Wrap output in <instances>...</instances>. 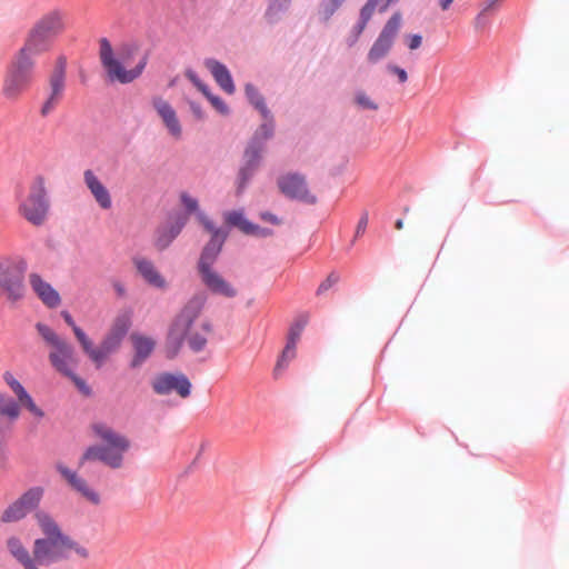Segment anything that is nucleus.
Returning a JSON list of instances; mask_svg holds the SVG:
<instances>
[{
	"mask_svg": "<svg viewBox=\"0 0 569 569\" xmlns=\"http://www.w3.org/2000/svg\"><path fill=\"white\" fill-rule=\"evenodd\" d=\"M36 519L46 538L34 541L33 559L23 566L24 569H42L43 566L70 559L72 555L81 560L90 557L88 548L63 535L48 513L39 511Z\"/></svg>",
	"mask_w": 569,
	"mask_h": 569,
	"instance_id": "1",
	"label": "nucleus"
},
{
	"mask_svg": "<svg viewBox=\"0 0 569 569\" xmlns=\"http://www.w3.org/2000/svg\"><path fill=\"white\" fill-rule=\"evenodd\" d=\"M206 301L204 293H197L187 301L176 316L167 337V349L170 357H174L179 352L183 341H187L194 352H199L206 347L208 336L212 332L210 321L203 320L198 328L194 327Z\"/></svg>",
	"mask_w": 569,
	"mask_h": 569,
	"instance_id": "2",
	"label": "nucleus"
},
{
	"mask_svg": "<svg viewBox=\"0 0 569 569\" xmlns=\"http://www.w3.org/2000/svg\"><path fill=\"white\" fill-rule=\"evenodd\" d=\"M138 51L139 47L134 42H123L114 50L107 38H101L99 40V59L108 79L120 83H130L136 80L147 64V57L143 56L131 68V60Z\"/></svg>",
	"mask_w": 569,
	"mask_h": 569,
	"instance_id": "3",
	"label": "nucleus"
},
{
	"mask_svg": "<svg viewBox=\"0 0 569 569\" xmlns=\"http://www.w3.org/2000/svg\"><path fill=\"white\" fill-rule=\"evenodd\" d=\"M91 430L97 439L104 445H93L87 448L80 459V466L86 461H100L111 469L123 467L124 453L131 447L130 440L103 422H94Z\"/></svg>",
	"mask_w": 569,
	"mask_h": 569,
	"instance_id": "4",
	"label": "nucleus"
},
{
	"mask_svg": "<svg viewBox=\"0 0 569 569\" xmlns=\"http://www.w3.org/2000/svg\"><path fill=\"white\" fill-rule=\"evenodd\" d=\"M66 30V13L51 10L43 14L28 31L23 46L19 49L31 57L50 50L53 40Z\"/></svg>",
	"mask_w": 569,
	"mask_h": 569,
	"instance_id": "5",
	"label": "nucleus"
},
{
	"mask_svg": "<svg viewBox=\"0 0 569 569\" xmlns=\"http://www.w3.org/2000/svg\"><path fill=\"white\" fill-rule=\"evenodd\" d=\"M34 58L24 51L18 52L7 67L1 93L9 101H18L30 88L34 77Z\"/></svg>",
	"mask_w": 569,
	"mask_h": 569,
	"instance_id": "6",
	"label": "nucleus"
},
{
	"mask_svg": "<svg viewBox=\"0 0 569 569\" xmlns=\"http://www.w3.org/2000/svg\"><path fill=\"white\" fill-rule=\"evenodd\" d=\"M28 262L24 258L6 257L0 259V297L16 306L26 298L24 283Z\"/></svg>",
	"mask_w": 569,
	"mask_h": 569,
	"instance_id": "7",
	"label": "nucleus"
},
{
	"mask_svg": "<svg viewBox=\"0 0 569 569\" xmlns=\"http://www.w3.org/2000/svg\"><path fill=\"white\" fill-rule=\"evenodd\" d=\"M36 330L50 348L48 358L51 366L61 375H71V370L78 365L73 347L46 323H36Z\"/></svg>",
	"mask_w": 569,
	"mask_h": 569,
	"instance_id": "8",
	"label": "nucleus"
},
{
	"mask_svg": "<svg viewBox=\"0 0 569 569\" xmlns=\"http://www.w3.org/2000/svg\"><path fill=\"white\" fill-rule=\"evenodd\" d=\"M50 202L47 197L44 178L39 176L32 181L29 193L19 204L18 211L32 226H42L48 217Z\"/></svg>",
	"mask_w": 569,
	"mask_h": 569,
	"instance_id": "9",
	"label": "nucleus"
},
{
	"mask_svg": "<svg viewBox=\"0 0 569 569\" xmlns=\"http://www.w3.org/2000/svg\"><path fill=\"white\" fill-rule=\"evenodd\" d=\"M401 22L402 17L399 12L393 13L389 18L368 51L367 60L369 63L375 64L388 56L400 30Z\"/></svg>",
	"mask_w": 569,
	"mask_h": 569,
	"instance_id": "10",
	"label": "nucleus"
},
{
	"mask_svg": "<svg viewBox=\"0 0 569 569\" xmlns=\"http://www.w3.org/2000/svg\"><path fill=\"white\" fill-rule=\"evenodd\" d=\"M66 58H58L49 79V96L47 100L43 102L40 110L42 117H47L48 114H50L63 98V92L66 88Z\"/></svg>",
	"mask_w": 569,
	"mask_h": 569,
	"instance_id": "11",
	"label": "nucleus"
},
{
	"mask_svg": "<svg viewBox=\"0 0 569 569\" xmlns=\"http://www.w3.org/2000/svg\"><path fill=\"white\" fill-rule=\"evenodd\" d=\"M152 389L157 395H169L176 392L186 399L191 395L192 385L186 375L163 372L152 381Z\"/></svg>",
	"mask_w": 569,
	"mask_h": 569,
	"instance_id": "12",
	"label": "nucleus"
},
{
	"mask_svg": "<svg viewBox=\"0 0 569 569\" xmlns=\"http://www.w3.org/2000/svg\"><path fill=\"white\" fill-rule=\"evenodd\" d=\"M278 187L288 198L309 204L317 202V197L309 191L303 176L291 173L280 177L278 179Z\"/></svg>",
	"mask_w": 569,
	"mask_h": 569,
	"instance_id": "13",
	"label": "nucleus"
},
{
	"mask_svg": "<svg viewBox=\"0 0 569 569\" xmlns=\"http://www.w3.org/2000/svg\"><path fill=\"white\" fill-rule=\"evenodd\" d=\"M28 280L33 293L47 308L54 309L61 305L59 292L40 273H29Z\"/></svg>",
	"mask_w": 569,
	"mask_h": 569,
	"instance_id": "14",
	"label": "nucleus"
},
{
	"mask_svg": "<svg viewBox=\"0 0 569 569\" xmlns=\"http://www.w3.org/2000/svg\"><path fill=\"white\" fill-rule=\"evenodd\" d=\"M151 103L170 136L176 140L180 139L182 136V127L173 107L161 97L152 98Z\"/></svg>",
	"mask_w": 569,
	"mask_h": 569,
	"instance_id": "15",
	"label": "nucleus"
},
{
	"mask_svg": "<svg viewBox=\"0 0 569 569\" xmlns=\"http://www.w3.org/2000/svg\"><path fill=\"white\" fill-rule=\"evenodd\" d=\"M202 283L214 295H219L226 298H233L237 296L236 288L224 280L218 272L212 268L200 269Z\"/></svg>",
	"mask_w": 569,
	"mask_h": 569,
	"instance_id": "16",
	"label": "nucleus"
},
{
	"mask_svg": "<svg viewBox=\"0 0 569 569\" xmlns=\"http://www.w3.org/2000/svg\"><path fill=\"white\" fill-rule=\"evenodd\" d=\"M83 181L101 209L108 210L112 207V199L109 190L92 170L87 169L83 172Z\"/></svg>",
	"mask_w": 569,
	"mask_h": 569,
	"instance_id": "17",
	"label": "nucleus"
},
{
	"mask_svg": "<svg viewBox=\"0 0 569 569\" xmlns=\"http://www.w3.org/2000/svg\"><path fill=\"white\" fill-rule=\"evenodd\" d=\"M224 220L229 226L237 227L241 232L248 236L264 238L272 234L270 229L261 228L247 220L242 211H228L224 213Z\"/></svg>",
	"mask_w": 569,
	"mask_h": 569,
	"instance_id": "18",
	"label": "nucleus"
},
{
	"mask_svg": "<svg viewBox=\"0 0 569 569\" xmlns=\"http://www.w3.org/2000/svg\"><path fill=\"white\" fill-rule=\"evenodd\" d=\"M58 471L63 476V478L68 481V483L79 492L86 500L93 505H98L100 502L99 495L89 487L86 479L79 477L76 472L71 471L69 468L59 465Z\"/></svg>",
	"mask_w": 569,
	"mask_h": 569,
	"instance_id": "19",
	"label": "nucleus"
},
{
	"mask_svg": "<svg viewBox=\"0 0 569 569\" xmlns=\"http://www.w3.org/2000/svg\"><path fill=\"white\" fill-rule=\"evenodd\" d=\"M130 340L134 349L131 367L138 368L150 357L156 347V341L140 333H132Z\"/></svg>",
	"mask_w": 569,
	"mask_h": 569,
	"instance_id": "20",
	"label": "nucleus"
},
{
	"mask_svg": "<svg viewBox=\"0 0 569 569\" xmlns=\"http://www.w3.org/2000/svg\"><path fill=\"white\" fill-rule=\"evenodd\" d=\"M227 238V233L222 230H214L211 236L210 241L204 247L200 260H199V270L211 268L212 263L217 259L219 252L221 251L222 244Z\"/></svg>",
	"mask_w": 569,
	"mask_h": 569,
	"instance_id": "21",
	"label": "nucleus"
},
{
	"mask_svg": "<svg viewBox=\"0 0 569 569\" xmlns=\"http://www.w3.org/2000/svg\"><path fill=\"white\" fill-rule=\"evenodd\" d=\"M3 379L16 393L19 402L24 406L33 416L38 418H42L44 416L43 411L34 403L23 386L10 372H6L3 375Z\"/></svg>",
	"mask_w": 569,
	"mask_h": 569,
	"instance_id": "22",
	"label": "nucleus"
},
{
	"mask_svg": "<svg viewBox=\"0 0 569 569\" xmlns=\"http://www.w3.org/2000/svg\"><path fill=\"white\" fill-rule=\"evenodd\" d=\"M133 263L139 274L148 284L159 289L166 288V280L154 267L152 261L146 258H134Z\"/></svg>",
	"mask_w": 569,
	"mask_h": 569,
	"instance_id": "23",
	"label": "nucleus"
},
{
	"mask_svg": "<svg viewBox=\"0 0 569 569\" xmlns=\"http://www.w3.org/2000/svg\"><path fill=\"white\" fill-rule=\"evenodd\" d=\"M204 64L220 88L227 93L232 94L236 88L227 67L214 59L206 60Z\"/></svg>",
	"mask_w": 569,
	"mask_h": 569,
	"instance_id": "24",
	"label": "nucleus"
},
{
	"mask_svg": "<svg viewBox=\"0 0 569 569\" xmlns=\"http://www.w3.org/2000/svg\"><path fill=\"white\" fill-rule=\"evenodd\" d=\"M261 151H262V147L256 146L254 143L250 144L247 148V150L244 152L246 166L243 168H241V170L239 172V179H240L239 189L240 190L244 188L246 183L249 181L253 171L258 167L259 160L261 158Z\"/></svg>",
	"mask_w": 569,
	"mask_h": 569,
	"instance_id": "25",
	"label": "nucleus"
},
{
	"mask_svg": "<svg viewBox=\"0 0 569 569\" xmlns=\"http://www.w3.org/2000/svg\"><path fill=\"white\" fill-rule=\"evenodd\" d=\"M74 337L78 340L82 351L96 365L97 368H100L102 366V353L99 351V347L93 345V341L81 328H76Z\"/></svg>",
	"mask_w": 569,
	"mask_h": 569,
	"instance_id": "26",
	"label": "nucleus"
},
{
	"mask_svg": "<svg viewBox=\"0 0 569 569\" xmlns=\"http://www.w3.org/2000/svg\"><path fill=\"white\" fill-rule=\"evenodd\" d=\"M187 222V217H178L176 221L168 228L159 231L156 246L163 250L166 249L172 240L181 232L182 228Z\"/></svg>",
	"mask_w": 569,
	"mask_h": 569,
	"instance_id": "27",
	"label": "nucleus"
},
{
	"mask_svg": "<svg viewBox=\"0 0 569 569\" xmlns=\"http://www.w3.org/2000/svg\"><path fill=\"white\" fill-rule=\"evenodd\" d=\"M7 548L11 556L22 565V567L33 559L27 548L22 545L21 540L17 537H10L7 540Z\"/></svg>",
	"mask_w": 569,
	"mask_h": 569,
	"instance_id": "28",
	"label": "nucleus"
},
{
	"mask_svg": "<svg viewBox=\"0 0 569 569\" xmlns=\"http://www.w3.org/2000/svg\"><path fill=\"white\" fill-rule=\"evenodd\" d=\"M42 497L43 489L41 487H33L26 491L17 501L27 512H31L39 506Z\"/></svg>",
	"mask_w": 569,
	"mask_h": 569,
	"instance_id": "29",
	"label": "nucleus"
},
{
	"mask_svg": "<svg viewBox=\"0 0 569 569\" xmlns=\"http://www.w3.org/2000/svg\"><path fill=\"white\" fill-rule=\"evenodd\" d=\"M246 94L251 104L256 107L264 119L270 117V111L268 110L263 97L259 93V91L250 83L246 84Z\"/></svg>",
	"mask_w": 569,
	"mask_h": 569,
	"instance_id": "30",
	"label": "nucleus"
},
{
	"mask_svg": "<svg viewBox=\"0 0 569 569\" xmlns=\"http://www.w3.org/2000/svg\"><path fill=\"white\" fill-rule=\"evenodd\" d=\"M122 338L108 332L99 346V351L102 353V363L107 360L110 353L116 351L121 345Z\"/></svg>",
	"mask_w": 569,
	"mask_h": 569,
	"instance_id": "31",
	"label": "nucleus"
},
{
	"mask_svg": "<svg viewBox=\"0 0 569 569\" xmlns=\"http://www.w3.org/2000/svg\"><path fill=\"white\" fill-rule=\"evenodd\" d=\"M29 512L16 500L1 515L2 522H16L23 519Z\"/></svg>",
	"mask_w": 569,
	"mask_h": 569,
	"instance_id": "32",
	"label": "nucleus"
},
{
	"mask_svg": "<svg viewBox=\"0 0 569 569\" xmlns=\"http://www.w3.org/2000/svg\"><path fill=\"white\" fill-rule=\"evenodd\" d=\"M341 6L338 0H321L318 14L322 21L328 22Z\"/></svg>",
	"mask_w": 569,
	"mask_h": 569,
	"instance_id": "33",
	"label": "nucleus"
},
{
	"mask_svg": "<svg viewBox=\"0 0 569 569\" xmlns=\"http://www.w3.org/2000/svg\"><path fill=\"white\" fill-rule=\"evenodd\" d=\"M0 415L17 419L20 415L19 405L13 399L0 395Z\"/></svg>",
	"mask_w": 569,
	"mask_h": 569,
	"instance_id": "34",
	"label": "nucleus"
},
{
	"mask_svg": "<svg viewBox=\"0 0 569 569\" xmlns=\"http://www.w3.org/2000/svg\"><path fill=\"white\" fill-rule=\"evenodd\" d=\"M291 1L292 0H269L266 17L271 21L276 20L281 12L289 9Z\"/></svg>",
	"mask_w": 569,
	"mask_h": 569,
	"instance_id": "35",
	"label": "nucleus"
},
{
	"mask_svg": "<svg viewBox=\"0 0 569 569\" xmlns=\"http://www.w3.org/2000/svg\"><path fill=\"white\" fill-rule=\"evenodd\" d=\"M307 317H301L297 319L290 327L289 333H288V343H292L293 346H297L301 333L307 325Z\"/></svg>",
	"mask_w": 569,
	"mask_h": 569,
	"instance_id": "36",
	"label": "nucleus"
},
{
	"mask_svg": "<svg viewBox=\"0 0 569 569\" xmlns=\"http://www.w3.org/2000/svg\"><path fill=\"white\" fill-rule=\"evenodd\" d=\"M385 0H368L366 4L360 10V17L359 19L363 22L368 23L370 19L372 18L377 7L380 6L379 10L385 11L386 9H382Z\"/></svg>",
	"mask_w": 569,
	"mask_h": 569,
	"instance_id": "37",
	"label": "nucleus"
},
{
	"mask_svg": "<svg viewBox=\"0 0 569 569\" xmlns=\"http://www.w3.org/2000/svg\"><path fill=\"white\" fill-rule=\"evenodd\" d=\"M296 348H297V346H293L292 343L287 342V345L281 353V357L276 365V368H274L276 375L280 370H282L288 365V362L290 360H292L296 357Z\"/></svg>",
	"mask_w": 569,
	"mask_h": 569,
	"instance_id": "38",
	"label": "nucleus"
},
{
	"mask_svg": "<svg viewBox=\"0 0 569 569\" xmlns=\"http://www.w3.org/2000/svg\"><path fill=\"white\" fill-rule=\"evenodd\" d=\"M130 325L131 321L128 315L120 316L116 319L114 323L112 325V328L110 329V332L123 339L130 328Z\"/></svg>",
	"mask_w": 569,
	"mask_h": 569,
	"instance_id": "39",
	"label": "nucleus"
},
{
	"mask_svg": "<svg viewBox=\"0 0 569 569\" xmlns=\"http://www.w3.org/2000/svg\"><path fill=\"white\" fill-rule=\"evenodd\" d=\"M367 24L368 23H366L359 19L357 24L352 28L351 34L347 38L348 47L351 48L358 42V40H359L361 33L363 32V30L366 29Z\"/></svg>",
	"mask_w": 569,
	"mask_h": 569,
	"instance_id": "40",
	"label": "nucleus"
},
{
	"mask_svg": "<svg viewBox=\"0 0 569 569\" xmlns=\"http://www.w3.org/2000/svg\"><path fill=\"white\" fill-rule=\"evenodd\" d=\"M367 24L368 23H366L359 19L357 24L352 28L351 34L347 38L348 47L351 48L358 42V40H359L361 33L363 32V30L366 29Z\"/></svg>",
	"mask_w": 569,
	"mask_h": 569,
	"instance_id": "41",
	"label": "nucleus"
},
{
	"mask_svg": "<svg viewBox=\"0 0 569 569\" xmlns=\"http://www.w3.org/2000/svg\"><path fill=\"white\" fill-rule=\"evenodd\" d=\"M269 122L262 123L257 130L254 139L267 140L272 136L273 124L271 116L267 119Z\"/></svg>",
	"mask_w": 569,
	"mask_h": 569,
	"instance_id": "42",
	"label": "nucleus"
},
{
	"mask_svg": "<svg viewBox=\"0 0 569 569\" xmlns=\"http://www.w3.org/2000/svg\"><path fill=\"white\" fill-rule=\"evenodd\" d=\"M356 102L363 109L377 110L378 104L371 100L365 92H358L356 94Z\"/></svg>",
	"mask_w": 569,
	"mask_h": 569,
	"instance_id": "43",
	"label": "nucleus"
},
{
	"mask_svg": "<svg viewBox=\"0 0 569 569\" xmlns=\"http://www.w3.org/2000/svg\"><path fill=\"white\" fill-rule=\"evenodd\" d=\"M204 97L210 101L212 107L218 112H220L222 114H227L229 112V109H228L227 104L219 97L211 94L210 91H208V94H204Z\"/></svg>",
	"mask_w": 569,
	"mask_h": 569,
	"instance_id": "44",
	"label": "nucleus"
},
{
	"mask_svg": "<svg viewBox=\"0 0 569 569\" xmlns=\"http://www.w3.org/2000/svg\"><path fill=\"white\" fill-rule=\"evenodd\" d=\"M501 3V0H486L482 4L481 12L477 17V23H480L483 16L490 11H495Z\"/></svg>",
	"mask_w": 569,
	"mask_h": 569,
	"instance_id": "45",
	"label": "nucleus"
},
{
	"mask_svg": "<svg viewBox=\"0 0 569 569\" xmlns=\"http://www.w3.org/2000/svg\"><path fill=\"white\" fill-rule=\"evenodd\" d=\"M186 77L203 93V94H208V91H209V88L207 84H204L200 79L199 77L197 76V73L192 70H187L186 71Z\"/></svg>",
	"mask_w": 569,
	"mask_h": 569,
	"instance_id": "46",
	"label": "nucleus"
},
{
	"mask_svg": "<svg viewBox=\"0 0 569 569\" xmlns=\"http://www.w3.org/2000/svg\"><path fill=\"white\" fill-rule=\"evenodd\" d=\"M387 70H388V72H390V73H392V74L397 76L398 81H399L400 83H405V82H407V80H408V73H407V71H406L405 69H402V68H400V67H398V66H396V64H391V63H389V64H387Z\"/></svg>",
	"mask_w": 569,
	"mask_h": 569,
	"instance_id": "47",
	"label": "nucleus"
},
{
	"mask_svg": "<svg viewBox=\"0 0 569 569\" xmlns=\"http://www.w3.org/2000/svg\"><path fill=\"white\" fill-rule=\"evenodd\" d=\"M339 280V276L336 273H330L327 279L320 283L317 290V295H321L328 289H330L333 284H336Z\"/></svg>",
	"mask_w": 569,
	"mask_h": 569,
	"instance_id": "48",
	"label": "nucleus"
},
{
	"mask_svg": "<svg viewBox=\"0 0 569 569\" xmlns=\"http://www.w3.org/2000/svg\"><path fill=\"white\" fill-rule=\"evenodd\" d=\"M66 377L70 378L74 385L78 387V389L86 393V395H89L90 393V389L89 387L87 386V383L84 382V380H82L81 378H79L78 376H76L73 373V369L71 370V375H64Z\"/></svg>",
	"mask_w": 569,
	"mask_h": 569,
	"instance_id": "49",
	"label": "nucleus"
},
{
	"mask_svg": "<svg viewBox=\"0 0 569 569\" xmlns=\"http://www.w3.org/2000/svg\"><path fill=\"white\" fill-rule=\"evenodd\" d=\"M181 201L189 211H196L198 209V201L187 193L181 194Z\"/></svg>",
	"mask_w": 569,
	"mask_h": 569,
	"instance_id": "50",
	"label": "nucleus"
},
{
	"mask_svg": "<svg viewBox=\"0 0 569 569\" xmlns=\"http://www.w3.org/2000/svg\"><path fill=\"white\" fill-rule=\"evenodd\" d=\"M368 213L365 212L361 218L358 221L357 228H356V237L365 233L367 226H368Z\"/></svg>",
	"mask_w": 569,
	"mask_h": 569,
	"instance_id": "51",
	"label": "nucleus"
},
{
	"mask_svg": "<svg viewBox=\"0 0 569 569\" xmlns=\"http://www.w3.org/2000/svg\"><path fill=\"white\" fill-rule=\"evenodd\" d=\"M422 43V38L419 34H411L408 37V47L410 50L418 49Z\"/></svg>",
	"mask_w": 569,
	"mask_h": 569,
	"instance_id": "52",
	"label": "nucleus"
},
{
	"mask_svg": "<svg viewBox=\"0 0 569 569\" xmlns=\"http://www.w3.org/2000/svg\"><path fill=\"white\" fill-rule=\"evenodd\" d=\"M260 218L263 221L270 222L272 224H280V220L278 219V217H276L274 214H272L270 212H261Z\"/></svg>",
	"mask_w": 569,
	"mask_h": 569,
	"instance_id": "53",
	"label": "nucleus"
},
{
	"mask_svg": "<svg viewBox=\"0 0 569 569\" xmlns=\"http://www.w3.org/2000/svg\"><path fill=\"white\" fill-rule=\"evenodd\" d=\"M61 316L62 318L64 319L66 323L71 327L73 333H76V328H79L76 322L73 321V318L71 317V315L68 312V311H62L61 312Z\"/></svg>",
	"mask_w": 569,
	"mask_h": 569,
	"instance_id": "54",
	"label": "nucleus"
},
{
	"mask_svg": "<svg viewBox=\"0 0 569 569\" xmlns=\"http://www.w3.org/2000/svg\"><path fill=\"white\" fill-rule=\"evenodd\" d=\"M200 220H201L203 227L207 229V231H209L212 236L214 230H217L214 228L213 223L210 220H208L204 216H200Z\"/></svg>",
	"mask_w": 569,
	"mask_h": 569,
	"instance_id": "55",
	"label": "nucleus"
},
{
	"mask_svg": "<svg viewBox=\"0 0 569 569\" xmlns=\"http://www.w3.org/2000/svg\"><path fill=\"white\" fill-rule=\"evenodd\" d=\"M190 107L197 118L201 119L203 117L200 106L192 102V103H190Z\"/></svg>",
	"mask_w": 569,
	"mask_h": 569,
	"instance_id": "56",
	"label": "nucleus"
},
{
	"mask_svg": "<svg viewBox=\"0 0 569 569\" xmlns=\"http://www.w3.org/2000/svg\"><path fill=\"white\" fill-rule=\"evenodd\" d=\"M442 10H448L452 3V0H439Z\"/></svg>",
	"mask_w": 569,
	"mask_h": 569,
	"instance_id": "57",
	"label": "nucleus"
},
{
	"mask_svg": "<svg viewBox=\"0 0 569 569\" xmlns=\"http://www.w3.org/2000/svg\"><path fill=\"white\" fill-rule=\"evenodd\" d=\"M114 289H116V290H117V292H118L119 295H121V296L124 293V288H123V286H122V284H120V283H116V284H114Z\"/></svg>",
	"mask_w": 569,
	"mask_h": 569,
	"instance_id": "58",
	"label": "nucleus"
},
{
	"mask_svg": "<svg viewBox=\"0 0 569 569\" xmlns=\"http://www.w3.org/2000/svg\"><path fill=\"white\" fill-rule=\"evenodd\" d=\"M396 229L401 230L403 228V220L399 219L396 221Z\"/></svg>",
	"mask_w": 569,
	"mask_h": 569,
	"instance_id": "59",
	"label": "nucleus"
},
{
	"mask_svg": "<svg viewBox=\"0 0 569 569\" xmlns=\"http://www.w3.org/2000/svg\"><path fill=\"white\" fill-rule=\"evenodd\" d=\"M340 3H343L346 0H338Z\"/></svg>",
	"mask_w": 569,
	"mask_h": 569,
	"instance_id": "60",
	"label": "nucleus"
}]
</instances>
